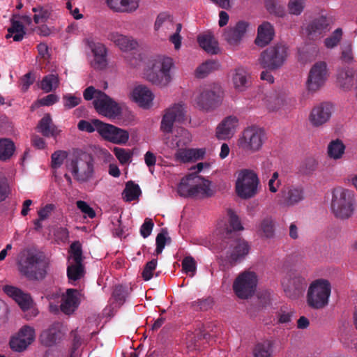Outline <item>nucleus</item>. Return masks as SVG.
<instances>
[{"mask_svg":"<svg viewBox=\"0 0 357 357\" xmlns=\"http://www.w3.org/2000/svg\"><path fill=\"white\" fill-rule=\"evenodd\" d=\"M38 131L46 137H53L56 135V128L52 124V121L49 114H45L39 121Z\"/></svg>","mask_w":357,"mask_h":357,"instance_id":"4c0bfd02","label":"nucleus"},{"mask_svg":"<svg viewBox=\"0 0 357 357\" xmlns=\"http://www.w3.org/2000/svg\"><path fill=\"white\" fill-rule=\"evenodd\" d=\"M71 256L75 264L82 263V249L79 241L73 242L70 247Z\"/></svg>","mask_w":357,"mask_h":357,"instance_id":"3c124183","label":"nucleus"},{"mask_svg":"<svg viewBox=\"0 0 357 357\" xmlns=\"http://www.w3.org/2000/svg\"><path fill=\"white\" fill-rule=\"evenodd\" d=\"M265 8L267 11L278 17L285 15V8L280 0H265Z\"/></svg>","mask_w":357,"mask_h":357,"instance_id":"37998d69","label":"nucleus"},{"mask_svg":"<svg viewBox=\"0 0 357 357\" xmlns=\"http://www.w3.org/2000/svg\"><path fill=\"white\" fill-rule=\"evenodd\" d=\"M345 146L340 139L331 141L328 146V155L331 158L337 160L342 158Z\"/></svg>","mask_w":357,"mask_h":357,"instance_id":"79ce46f5","label":"nucleus"},{"mask_svg":"<svg viewBox=\"0 0 357 357\" xmlns=\"http://www.w3.org/2000/svg\"><path fill=\"white\" fill-rule=\"evenodd\" d=\"M266 139L265 131L257 126L245 128L238 140V146L246 152L259 151Z\"/></svg>","mask_w":357,"mask_h":357,"instance_id":"0eeeda50","label":"nucleus"},{"mask_svg":"<svg viewBox=\"0 0 357 357\" xmlns=\"http://www.w3.org/2000/svg\"><path fill=\"white\" fill-rule=\"evenodd\" d=\"M257 282V276L255 272L245 271L235 279L233 283L234 291L240 298H248L255 294Z\"/></svg>","mask_w":357,"mask_h":357,"instance_id":"1a4fd4ad","label":"nucleus"},{"mask_svg":"<svg viewBox=\"0 0 357 357\" xmlns=\"http://www.w3.org/2000/svg\"><path fill=\"white\" fill-rule=\"evenodd\" d=\"M108 6L114 11L130 13L139 6V0H107Z\"/></svg>","mask_w":357,"mask_h":357,"instance_id":"72a5a7b5","label":"nucleus"},{"mask_svg":"<svg viewBox=\"0 0 357 357\" xmlns=\"http://www.w3.org/2000/svg\"><path fill=\"white\" fill-rule=\"evenodd\" d=\"M77 207L85 215L90 218H93L96 216L95 211L84 201L79 200L76 203Z\"/></svg>","mask_w":357,"mask_h":357,"instance_id":"680f3d73","label":"nucleus"},{"mask_svg":"<svg viewBox=\"0 0 357 357\" xmlns=\"http://www.w3.org/2000/svg\"><path fill=\"white\" fill-rule=\"evenodd\" d=\"M357 76L354 68H339L337 74V82L345 91L350 90L354 86Z\"/></svg>","mask_w":357,"mask_h":357,"instance_id":"2f4dec72","label":"nucleus"},{"mask_svg":"<svg viewBox=\"0 0 357 357\" xmlns=\"http://www.w3.org/2000/svg\"><path fill=\"white\" fill-rule=\"evenodd\" d=\"M250 24L245 21H238L234 26L225 28L222 32L224 40L233 49H237L245 38Z\"/></svg>","mask_w":357,"mask_h":357,"instance_id":"2eb2a0df","label":"nucleus"},{"mask_svg":"<svg viewBox=\"0 0 357 357\" xmlns=\"http://www.w3.org/2000/svg\"><path fill=\"white\" fill-rule=\"evenodd\" d=\"M15 146L14 142L8 138L0 139V160L7 161L14 154Z\"/></svg>","mask_w":357,"mask_h":357,"instance_id":"58836bf2","label":"nucleus"},{"mask_svg":"<svg viewBox=\"0 0 357 357\" xmlns=\"http://www.w3.org/2000/svg\"><path fill=\"white\" fill-rule=\"evenodd\" d=\"M332 111L333 105L331 103H321L312 109L309 116V121L313 126L319 127L330 119Z\"/></svg>","mask_w":357,"mask_h":357,"instance_id":"6ab92c4d","label":"nucleus"},{"mask_svg":"<svg viewBox=\"0 0 357 357\" xmlns=\"http://www.w3.org/2000/svg\"><path fill=\"white\" fill-rule=\"evenodd\" d=\"M159 65L160 67H173L174 66V62L173 59L171 57L158 55L155 59V63L153 65V67H155Z\"/></svg>","mask_w":357,"mask_h":357,"instance_id":"e2e57ef3","label":"nucleus"},{"mask_svg":"<svg viewBox=\"0 0 357 357\" xmlns=\"http://www.w3.org/2000/svg\"><path fill=\"white\" fill-rule=\"evenodd\" d=\"M67 167L79 181L86 182L93 176V158L91 154L82 150L74 151L73 158Z\"/></svg>","mask_w":357,"mask_h":357,"instance_id":"20e7f679","label":"nucleus"},{"mask_svg":"<svg viewBox=\"0 0 357 357\" xmlns=\"http://www.w3.org/2000/svg\"><path fill=\"white\" fill-rule=\"evenodd\" d=\"M114 153L121 164L128 162L131 158V153L123 148H114Z\"/></svg>","mask_w":357,"mask_h":357,"instance_id":"052dcab7","label":"nucleus"},{"mask_svg":"<svg viewBox=\"0 0 357 357\" xmlns=\"http://www.w3.org/2000/svg\"><path fill=\"white\" fill-rule=\"evenodd\" d=\"M280 204L284 206H294L305 199L304 188L301 185H290L282 189L278 195Z\"/></svg>","mask_w":357,"mask_h":357,"instance_id":"a211bd4d","label":"nucleus"},{"mask_svg":"<svg viewBox=\"0 0 357 357\" xmlns=\"http://www.w3.org/2000/svg\"><path fill=\"white\" fill-rule=\"evenodd\" d=\"M154 223L151 218H146L140 227V234L143 238H147L151 234Z\"/></svg>","mask_w":357,"mask_h":357,"instance_id":"0e129e2a","label":"nucleus"},{"mask_svg":"<svg viewBox=\"0 0 357 357\" xmlns=\"http://www.w3.org/2000/svg\"><path fill=\"white\" fill-rule=\"evenodd\" d=\"M238 120L236 116L225 118L216 128L215 135L218 139L226 140L233 137L238 126Z\"/></svg>","mask_w":357,"mask_h":357,"instance_id":"5701e85b","label":"nucleus"},{"mask_svg":"<svg viewBox=\"0 0 357 357\" xmlns=\"http://www.w3.org/2000/svg\"><path fill=\"white\" fill-rule=\"evenodd\" d=\"M227 215L229 217V227L225 229V237H231L238 236L235 232L243 229V227L238 216L232 209L227 210Z\"/></svg>","mask_w":357,"mask_h":357,"instance_id":"e433bc0d","label":"nucleus"},{"mask_svg":"<svg viewBox=\"0 0 357 357\" xmlns=\"http://www.w3.org/2000/svg\"><path fill=\"white\" fill-rule=\"evenodd\" d=\"M79 292L77 289H68L66 295L62 298L61 310L66 314L75 312L79 304Z\"/></svg>","mask_w":357,"mask_h":357,"instance_id":"cd10ccee","label":"nucleus"},{"mask_svg":"<svg viewBox=\"0 0 357 357\" xmlns=\"http://www.w3.org/2000/svg\"><path fill=\"white\" fill-rule=\"evenodd\" d=\"M84 275V267L82 263L71 264L67 268V276L70 282H75Z\"/></svg>","mask_w":357,"mask_h":357,"instance_id":"c03bdc74","label":"nucleus"},{"mask_svg":"<svg viewBox=\"0 0 357 357\" xmlns=\"http://www.w3.org/2000/svg\"><path fill=\"white\" fill-rule=\"evenodd\" d=\"M93 123L99 135L105 140L116 144H125L128 141L129 133L126 130L98 119H93Z\"/></svg>","mask_w":357,"mask_h":357,"instance_id":"f8f14e48","label":"nucleus"},{"mask_svg":"<svg viewBox=\"0 0 357 357\" xmlns=\"http://www.w3.org/2000/svg\"><path fill=\"white\" fill-rule=\"evenodd\" d=\"M222 97L223 91L220 85L213 84L210 87L203 89L195 98V103L200 109L211 111L220 105Z\"/></svg>","mask_w":357,"mask_h":357,"instance_id":"6e6552de","label":"nucleus"},{"mask_svg":"<svg viewBox=\"0 0 357 357\" xmlns=\"http://www.w3.org/2000/svg\"><path fill=\"white\" fill-rule=\"evenodd\" d=\"M155 243H156L155 254H156V255H158L162 252V250L165 246V243H166L165 234H164L163 232L159 233L156 236Z\"/></svg>","mask_w":357,"mask_h":357,"instance_id":"774afa93","label":"nucleus"},{"mask_svg":"<svg viewBox=\"0 0 357 357\" xmlns=\"http://www.w3.org/2000/svg\"><path fill=\"white\" fill-rule=\"evenodd\" d=\"M77 128L79 130L86 131L90 133L96 130V126L93 123V120H92L91 122L86 120H81L77 124Z\"/></svg>","mask_w":357,"mask_h":357,"instance_id":"338daca9","label":"nucleus"},{"mask_svg":"<svg viewBox=\"0 0 357 357\" xmlns=\"http://www.w3.org/2000/svg\"><path fill=\"white\" fill-rule=\"evenodd\" d=\"M121 218V215H113L111 217V229L113 234L117 237H121L123 234Z\"/></svg>","mask_w":357,"mask_h":357,"instance_id":"13d9d810","label":"nucleus"},{"mask_svg":"<svg viewBox=\"0 0 357 357\" xmlns=\"http://www.w3.org/2000/svg\"><path fill=\"white\" fill-rule=\"evenodd\" d=\"M213 300L211 298L198 299L192 303V307L195 310L206 311L211 308Z\"/></svg>","mask_w":357,"mask_h":357,"instance_id":"4d7b16f0","label":"nucleus"},{"mask_svg":"<svg viewBox=\"0 0 357 357\" xmlns=\"http://www.w3.org/2000/svg\"><path fill=\"white\" fill-rule=\"evenodd\" d=\"M197 41L199 46L208 54H218L220 52L218 42L211 34L198 36Z\"/></svg>","mask_w":357,"mask_h":357,"instance_id":"c9c22d12","label":"nucleus"},{"mask_svg":"<svg viewBox=\"0 0 357 357\" xmlns=\"http://www.w3.org/2000/svg\"><path fill=\"white\" fill-rule=\"evenodd\" d=\"M63 337L59 324H53L40 334V342L46 347H51L57 343Z\"/></svg>","mask_w":357,"mask_h":357,"instance_id":"c756f323","label":"nucleus"},{"mask_svg":"<svg viewBox=\"0 0 357 357\" xmlns=\"http://www.w3.org/2000/svg\"><path fill=\"white\" fill-rule=\"evenodd\" d=\"M132 96L137 105L144 109H149L153 104L154 95L146 86L139 85L134 88Z\"/></svg>","mask_w":357,"mask_h":357,"instance_id":"a878e982","label":"nucleus"},{"mask_svg":"<svg viewBox=\"0 0 357 357\" xmlns=\"http://www.w3.org/2000/svg\"><path fill=\"white\" fill-rule=\"evenodd\" d=\"M328 76V68H310L306 81L308 91L315 92L325 83Z\"/></svg>","mask_w":357,"mask_h":357,"instance_id":"4be33fe9","label":"nucleus"},{"mask_svg":"<svg viewBox=\"0 0 357 357\" xmlns=\"http://www.w3.org/2000/svg\"><path fill=\"white\" fill-rule=\"evenodd\" d=\"M260 231L262 235L267 238H271L275 235V223L271 218H264L260 224Z\"/></svg>","mask_w":357,"mask_h":357,"instance_id":"de8ad7c7","label":"nucleus"},{"mask_svg":"<svg viewBox=\"0 0 357 357\" xmlns=\"http://www.w3.org/2000/svg\"><path fill=\"white\" fill-rule=\"evenodd\" d=\"M318 162L312 157L305 158L300 165L299 172L303 175H310L317 168Z\"/></svg>","mask_w":357,"mask_h":357,"instance_id":"49530a36","label":"nucleus"},{"mask_svg":"<svg viewBox=\"0 0 357 357\" xmlns=\"http://www.w3.org/2000/svg\"><path fill=\"white\" fill-rule=\"evenodd\" d=\"M355 193L353 190L341 187L332 192L331 210L334 215L342 220L349 218L354 213Z\"/></svg>","mask_w":357,"mask_h":357,"instance_id":"7ed1b4c3","label":"nucleus"},{"mask_svg":"<svg viewBox=\"0 0 357 357\" xmlns=\"http://www.w3.org/2000/svg\"><path fill=\"white\" fill-rule=\"evenodd\" d=\"M331 20L324 15H321L312 20L306 28L307 35L312 39L319 37L329 31Z\"/></svg>","mask_w":357,"mask_h":357,"instance_id":"b1692460","label":"nucleus"},{"mask_svg":"<svg viewBox=\"0 0 357 357\" xmlns=\"http://www.w3.org/2000/svg\"><path fill=\"white\" fill-rule=\"evenodd\" d=\"M35 331L29 326H22L17 334L12 336L9 341L10 348L15 352H22L31 344L35 340Z\"/></svg>","mask_w":357,"mask_h":357,"instance_id":"f3484780","label":"nucleus"},{"mask_svg":"<svg viewBox=\"0 0 357 357\" xmlns=\"http://www.w3.org/2000/svg\"><path fill=\"white\" fill-rule=\"evenodd\" d=\"M211 182L196 173H191L183 177L178 185L177 192L183 197H196L199 195L204 197L213 195Z\"/></svg>","mask_w":357,"mask_h":357,"instance_id":"f03ea898","label":"nucleus"},{"mask_svg":"<svg viewBox=\"0 0 357 357\" xmlns=\"http://www.w3.org/2000/svg\"><path fill=\"white\" fill-rule=\"evenodd\" d=\"M250 78L244 68H235L232 74L234 87L239 92L244 91L250 84Z\"/></svg>","mask_w":357,"mask_h":357,"instance_id":"473e14b6","label":"nucleus"},{"mask_svg":"<svg viewBox=\"0 0 357 357\" xmlns=\"http://www.w3.org/2000/svg\"><path fill=\"white\" fill-rule=\"evenodd\" d=\"M68 153L66 151H56L52 154L51 166L54 169L59 168L67 158Z\"/></svg>","mask_w":357,"mask_h":357,"instance_id":"8fccbe9b","label":"nucleus"},{"mask_svg":"<svg viewBox=\"0 0 357 357\" xmlns=\"http://www.w3.org/2000/svg\"><path fill=\"white\" fill-rule=\"evenodd\" d=\"M275 349V341L266 338L256 342L252 348L253 357H272Z\"/></svg>","mask_w":357,"mask_h":357,"instance_id":"c85d7f7f","label":"nucleus"},{"mask_svg":"<svg viewBox=\"0 0 357 357\" xmlns=\"http://www.w3.org/2000/svg\"><path fill=\"white\" fill-rule=\"evenodd\" d=\"M157 259H153L145 264L142 273V277L145 281H149L152 278L153 273L157 266Z\"/></svg>","mask_w":357,"mask_h":357,"instance_id":"603ef678","label":"nucleus"},{"mask_svg":"<svg viewBox=\"0 0 357 357\" xmlns=\"http://www.w3.org/2000/svg\"><path fill=\"white\" fill-rule=\"evenodd\" d=\"M260 181L257 173L250 169H242L237 172L235 191L241 199H248L258 193Z\"/></svg>","mask_w":357,"mask_h":357,"instance_id":"39448f33","label":"nucleus"},{"mask_svg":"<svg viewBox=\"0 0 357 357\" xmlns=\"http://www.w3.org/2000/svg\"><path fill=\"white\" fill-rule=\"evenodd\" d=\"M25 35L24 26L20 21L12 20L11 26L8 29L6 38H13L14 41H21Z\"/></svg>","mask_w":357,"mask_h":357,"instance_id":"ea45409f","label":"nucleus"},{"mask_svg":"<svg viewBox=\"0 0 357 357\" xmlns=\"http://www.w3.org/2000/svg\"><path fill=\"white\" fill-rule=\"evenodd\" d=\"M84 41L93 52L95 61L100 66H105L106 64L107 54L105 46L100 43H96L91 38H88Z\"/></svg>","mask_w":357,"mask_h":357,"instance_id":"f704fd0d","label":"nucleus"},{"mask_svg":"<svg viewBox=\"0 0 357 357\" xmlns=\"http://www.w3.org/2000/svg\"><path fill=\"white\" fill-rule=\"evenodd\" d=\"M112 296L118 303L123 304L126 300V291L122 286H116L113 291Z\"/></svg>","mask_w":357,"mask_h":357,"instance_id":"69168bd1","label":"nucleus"},{"mask_svg":"<svg viewBox=\"0 0 357 357\" xmlns=\"http://www.w3.org/2000/svg\"><path fill=\"white\" fill-rule=\"evenodd\" d=\"M288 56V48L282 43H277L264 50L259 57L262 67H281Z\"/></svg>","mask_w":357,"mask_h":357,"instance_id":"9d476101","label":"nucleus"},{"mask_svg":"<svg viewBox=\"0 0 357 357\" xmlns=\"http://www.w3.org/2000/svg\"><path fill=\"white\" fill-rule=\"evenodd\" d=\"M81 98L71 93L63 96V106L66 109H71L77 106L81 102Z\"/></svg>","mask_w":357,"mask_h":357,"instance_id":"5fc2aeb1","label":"nucleus"},{"mask_svg":"<svg viewBox=\"0 0 357 357\" xmlns=\"http://www.w3.org/2000/svg\"><path fill=\"white\" fill-rule=\"evenodd\" d=\"M306 285L305 278L295 271L288 272L282 280L283 290L291 299L298 298L303 294Z\"/></svg>","mask_w":357,"mask_h":357,"instance_id":"ddd939ff","label":"nucleus"},{"mask_svg":"<svg viewBox=\"0 0 357 357\" xmlns=\"http://www.w3.org/2000/svg\"><path fill=\"white\" fill-rule=\"evenodd\" d=\"M58 85L59 78L57 75L53 74L45 76L40 82V88L46 93L56 89Z\"/></svg>","mask_w":357,"mask_h":357,"instance_id":"a18cd8bd","label":"nucleus"},{"mask_svg":"<svg viewBox=\"0 0 357 357\" xmlns=\"http://www.w3.org/2000/svg\"><path fill=\"white\" fill-rule=\"evenodd\" d=\"M3 291L6 295L12 298L22 310L25 311L31 307L32 299L31 296L20 289L12 285H5L3 287Z\"/></svg>","mask_w":357,"mask_h":357,"instance_id":"412c9836","label":"nucleus"},{"mask_svg":"<svg viewBox=\"0 0 357 357\" xmlns=\"http://www.w3.org/2000/svg\"><path fill=\"white\" fill-rule=\"evenodd\" d=\"M305 7L304 0H289L288 3V10L290 14L299 15Z\"/></svg>","mask_w":357,"mask_h":357,"instance_id":"864d4df0","label":"nucleus"},{"mask_svg":"<svg viewBox=\"0 0 357 357\" xmlns=\"http://www.w3.org/2000/svg\"><path fill=\"white\" fill-rule=\"evenodd\" d=\"M223 243L228 246L225 247L226 249V257L228 259L231 264H235L245 258L249 253L250 245L247 241L242 238L240 236L225 237Z\"/></svg>","mask_w":357,"mask_h":357,"instance_id":"9b49d317","label":"nucleus"},{"mask_svg":"<svg viewBox=\"0 0 357 357\" xmlns=\"http://www.w3.org/2000/svg\"><path fill=\"white\" fill-rule=\"evenodd\" d=\"M142 191L138 184L132 181H129L126 184V188L123 191V199L126 202L136 200L141 195Z\"/></svg>","mask_w":357,"mask_h":357,"instance_id":"a19ab883","label":"nucleus"},{"mask_svg":"<svg viewBox=\"0 0 357 357\" xmlns=\"http://www.w3.org/2000/svg\"><path fill=\"white\" fill-rule=\"evenodd\" d=\"M107 38L123 52L136 50L139 46L137 41L132 36H125L116 31L109 33Z\"/></svg>","mask_w":357,"mask_h":357,"instance_id":"393cba45","label":"nucleus"},{"mask_svg":"<svg viewBox=\"0 0 357 357\" xmlns=\"http://www.w3.org/2000/svg\"><path fill=\"white\" fill-rule=\"evenodd\" d=\"M185 111L184 105L174 104L165 111L160 123V130L165 133H171L175 122H182L185 120Z\"/></svg>","mask_w":357,"mask_h":357,"instance_id":"dca6fc26","label":"nucleus"},{"mask_svg":"<svg viewBox=\"0 0 357 357\" xmlns=\"http://www.w3.org/2000/svg\"><path fill=\"white\" fill-rule=\"evenodd\" d=\"M331 292V283L324 279L312 282L307 293V305L313 309H322L328 304Z\"/></svg>","mask_w":357,"mask_h":357,"instance_id":"423d86ee","label":"nucleus"},{"mask_svg":"<svg viewBox=\"0 0 357 357\" xmlns=\"http://www.w3.org/2000/svg\"><path fill=\"white\" fill-rule=\"evenodd\" d=\"M342 36V30L340 28L337 29L333 34L325 39L324 44L328 48H333L337 45Z\"/></svg>","mask_w":357,"mask_h":357,"instance_id":"6e6d98bb","label":"nucleus"},{"mask_svg":"<svg viewBox=\"0 0 357 357\" xmlns=\"http://www.w3.org/2000/svg\"><path fill=\"white\" fill-rule=\"evenodd\" d=\"M294 312L287 306H282L277 312L278 323L288 324L291 321Z\"/></svg>","mask_w":357,"mask_h":357,"instance_id":"09e8293b","label":"nucleus"},{"mask_svg":"<svg viewBox=\"0 0 357 357\" xmlns=\"http://www.w3.org/2000/svg\"><path fill=\"white\" fill-rule=\"evenodd\" d=\"M181 138L174 140L176 141V145L178 147L176 153H175V158L177 160L183 162H188L192 161V151L191 149H182L180 147L186 146L190 142V137L189 132L186 130H181ZM176 138L177 137L176 136Z\"/></svg>","mask_w":357,"mask_h":357,"instance_id":"bb28decb","label":"nucleus"},{"mask_svg":"<svg viewBox=\"0 0 357 357\" xmlns=\"http://www.w3.org/2000/svg\"><path fill=\"white\" fill-rule=\"evenodd\" d=\"M274 34L273 25L268 22H264L257 29V36L255 43L259 47H264L271 42Z\"/></svg>","mask_w":357,"mask_h":357,"instance_id":"7c9ffc66","label":"nucleus"},{"mask_svg":"<svg viewBox=\"0 0 357 357\" xmlns=\"http://www.w3.org/2000/svg\"><path fill=\"white\" fill-rule=\"evenodd\" d=\"M97 112L110 119L121 116V108L112 98L102 91H98V96L93 102Z\"/></svg>","mask_w":357,"mask_h":357,"instance_id":"4468645a","label":"nucleus"},{"mask_svg":"<svg viewBox=\"0 0 357 357\" xmlns=\"http://www.w3.org/2000/svg\"><path fill=\"white\" fill-rule=\"evenodd\" d=\"M182 268L185 273H191L194 275L196 272V261L191 256L185 257L182 261Z\"/></svg>","mask_w":357,"mask_h":357,"instance_id":"bf43d9fd","label":"nucleus"},{"mask_svg":"<svg viewBox=\"0 0 357 357\" xmlns=\"http://www.w3.org/2000/svg\"><path fill=\"white\" fill-rule=\"evenodd\" d=\"M171 68H144V76L146 80L158 86H166L172 79Z\"/></svg>","mask_w":357,"mask_h":357,"instance_id":"aec40b11","label":"nucleus"},{"mask_svg":"<svg viewBox=\"0 0 357 357\" xmlns=\"http://www.w3.org/2000/svg\"><path fill=\"white\" fill-rule=\"evenodd\" d=\"M17 265L20 273L30 280H42L47 273V263L44 257L30 250L20 254Z\"/></svg>","mask_w":357,"mask_h":357,"instance_id":"f257e3e1","label":"nucleus"}]
</instances>
